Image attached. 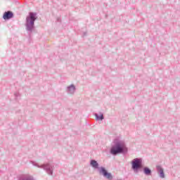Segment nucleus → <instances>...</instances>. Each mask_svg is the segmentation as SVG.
Masks as SVG:
<instances>
[{"label": "nucleus", "mask_w": 180, "mask_h": 180, "mask_svg": "<svg viewBox=\"0 0 180 180\" xmlns=\"http://www.w3.org/2000/svg\"><path fill=\"white\" fill-rule=\"evenodd\" d=\"M15 98H18V96H19V93H15Z\"/></svg>", "instance_id": "11"}, {"label": "nucleus", "mask_w": 180, "mask_h": 180, "mask_svg": "<svg viewBox=\"0 0 180 180\" xmlns=\"http://www.w3.org/2000/svg\"><path fill=\"white\" fill-rule=\"evenodd\" d=\"M84 36H86V32H84Z\"/></svg>", "instance_id": "12"}, {"label": "nucleus", "mask_w": 180, "mask_h": 180, "mask_svg": "<svg viewBox=\"0 0 180 180\" xmlns=\"http://www.w3.org/2000/svg\"><path fill=\"white\" fill-rule=\"evenodd\" d=\"M128 151L126 143L117 139L114 140V145L110 149L111 155H117L118 154H126Z\"/></svg>", "instance_id": "1"}, {"label": "nucleus", "mask_w": 180, "mask_h": 180, "mask_svg": "<svg viewBox=\"0 0 180 180\" xmlns=\"http://www.w3.org/2000/svg\"><path fill=\"white\" fill-rule=\"evenodd\" d=\"M131 168L137 174L139 169L143 168V160L141 158H135L131 161Z\"/></svg>", "instance_id": "4"}, {"label": "nucleus", "mask_w": 180, "mask_h": 180, "mask_svg": "<svg viewBox=\"0 0 180 180\" xmlns=\"http://www.w3.org/2000/svg\"><path fill=\"white\" fill-rule=\"evenodd\" d=\"M143 174H145V175H147V176H150V175H151L152 174L150 169L147 167H143Z\"/></svg>", "instance_id": "10"}, {"label": "nucleus", "mask_w": 180, "mask_h": 180, "mask_svg": "<svg viewBox=\"0 0 180 180\" xmlns=\"http://www.w3.org/2000/svg\"><path fill=\"white\" fill-rule=\"evenodd\" d=\"M37 20V13L30 12L26 18L25 27L27 32H33L34 29V22Z\"/></svg>", "instance_id": "3"}, {"label": "nucleus", "mask_w": 180, "mask_h": 180, "mask_svg": "<svg viewBox=\"0 0 180 180\" xmlns=\"http://www.w3.org/2000/svg\"><path fill=\"white\" fill-rule=\"evenodd\" d=\"M32 164L33 165H34V167H37L38 168H42L43 169H44V171L47 172L48 175H53L54 166L50 165V163H46L41 165H39V164L33 162Z\"/></svg>", "instance_id": "5"}, {"label": "nucleus", "mask_w": 180, "mask_h": 180, "mask_svg": "<svg viewBox=\"0 0 180 180\" xmlns=\"http://www.w3.org/2000/svg\"><path fill=\"white\" fill-rule=\"evenodd\" d=\"M90 165L91 167L94 168V169H98L99 174H102L103 176L105 178V179H108V180L113 179V176L112 175V173H110L109 172H108L106 168L103 167H99V163H98L96 160H91L90 161Z\"/></svg>", "instance_id": "2"}, {"label": "nucleus", "mask_w": 180, "mask_h": 180, "mask_svg": "<svg viewBox=\"0 0 180 180\" xmlns=\"http://www.w3.org/2000/svg\"><path fill=\"white\" fill-rule=\"evenodd\" d=\"M13 16H14L13 12L11 11H5L3 15V19L4 20H9L10 19H12Z\"/></svg>", "instance_id": "6"}, {"label": "nucleus", "mask_w": 180, "mask_h": 180, "mask_svg": "<svg viewBox=\"0 0 180 180\" xmlns=\"http://www.w3.org/2000/svg\"><path fill=\"white\" fill-rule=\"evenodd\" d=\"M94 116L96 120H103V119H105V117L103 116V113L102 112H99V114L96 112L94 113Z\"/></svg>", "instance_id": "9"}, {"label": "nucleus", "mask_w": 180, "mask_h": 180, "mask_svg": "<svg viewBox=\"0 0 180 180\" xmlns=\"http://www.w3.org/2000/svg\"><path fill=\"white\" fill-rule=\"evenodd\" d=\"M76 89L75 86L74 84H71L66 88V92L69 95H74Z\"/></svg>", "instance_id": "7"}, {"label": "nucleus", "mask_w": 180, "mask_h": 180, "mask_svg": "<svg viewBox=\"0 0 180 180\" xmlns=\"http://www.w3.org/2000/svg\"><path fill=\"white\" fill-rule=\"evenodd\" d=\"M156 169L160 178H165V173H164V169L162 168V167L158 165L156 167Z\"/></svg>", "instance_id": "8"}]
</instances>
